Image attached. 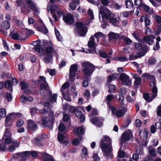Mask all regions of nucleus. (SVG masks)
Segmentation results:
<instances>
[{
  "mask_svg": "<svg viewBox=\"0 0 161 161\" xmlns=\"http://www.w3.org/2000/svg\"><path fill=\"white\" fill-rule=\"evenodd\" d=\"M112 141L108 136H104L101 140L100 147L103 153V155L107 159L111 158L113 156Z\"/></svg>",
  "mask_w": 161,
  "mask_h": 161,
  "instance_id": "f257e3e1",
  "label": "nucleus"
},
{
  "mask_svg": "<svg viewBox=\"0 0 161 161\" xmlns=\"http://www.w3.org/2000/svg\"><path fill=\"white\" fill-rule=\"evenodd\" d=\"M99 14H101L102 18L104 21L105 19L109 20L112 16H114V14L111 12L106 7L101 6L99 8ZM99 18L100 19V16L99 15Z\"/></svg>",
  "mask_w": 161,
  "mask_h": 161,
  "instance_id": "f03ea898",
  "label": "nucleus"
},
{
  "mask_svg": "<svg viewBox=\"0 0 161 161\" xmlns=\"http://www.w3.org/2000/svg\"><path fill=\"white\" fill-rule=\"evenodd\" d=\"M77 29H75L74 33L80 36L84 37L88 31V28L82 22H77L75 24Z\"/></svg>",
  "mask_w": 161,
  "mask_h": 161,
  "instance_id": "7ed1b4c3",
  "label": "nucleus"
},
{
  "mask_svg": "<svg viewBox=\"0 0 161 161\" xmlns=\"http://www.w3.org/2000/svg\"><path fill=\"white\" fill-rule=\"evenodd\" d=\"M82 66L84 74L88 76L91 75L95 69L94 66L88 62L82 63Z\"/></svg>",
  "mask_w": 161,
  "mask_h": 161,
  "instance_id": "20e7f679",
  "label": "nucleus"
},
{
  "mask_svg": "<svg viewBox=\"0 0 161 161\" xmlns=\"http://www.w3.org/2000/svg\"><path fill=\"white\" fill-rule=\"evenodd\" d=\"M142 77H145L148 80H151L150 86L153 88V94L156 95V92L157 91V88L156 86V80L154 75H150V74L145 73L142 74Z\"/></svg>",
  "mask_w": 161,
  "mask_h": 161,
  "instance_id": "39448f33",
  "label": "nucleus"
},
{
  "mask_svg": "<svg viewBox=\"0 0 161 161\" xmlns=\"http://www.w3.org/2000/svg\"><path fill=\"white\" fill-rule=\"evenodd\" d=\"M108 108L111 110L112 114L118 117H120L123 116L127 111V108L125 107L122 108V110L120 109H117L115 107L111 105H109Z\"/></svg>",
  "mask_w": 161,
  "mask_h": 161,
  "instance_id": "423d86ee",
  "label": "nucleus"
},
{
  "mask_svg": "<svg viewBox=\"0 0 161 161\" xmlns=\"http://www.w3.org/2000/svg\"><path fill=\"white\" fill-rule=\"evenodd\" d=\"M132 136V133L130 130H127L124 132L121 136V138L120 140V145H124L123 148H125V142L129 141L130 137Z\"/></svg>",
  "mask_w": 161,
  "mask_h": 161,
  "instance_id": "0eeeda50",
  "label": "nucleus"
},
{
  "mask_svg": "<svg viewBox=\"0 0 161 161\" xmlns=\"http://www.w3.org/2000/svg\"><path fill=\"white\" fill-rule=\"evenodd\" d=\"M119 79L122 80L121 83L123 85L127 86L131 85V80L130 79L129 76L125 73H123L120 74L119 76Z\"/></svg>",
  "mask_w": 161,
  "mask_h": 161,
  "instance_id": "6e6552de",
  "label": "nucleus"
},
{
  "mask_svg": "<svg viewBox=\"0 0 161 161\" xmlns=\"http://www.w3.org/2000/svg\"><path fill=\"white\" fill-rule=\"evenodd\" d=\"M43 46L45 49V53L47 55H52L53 53L56 52L53 44L51 42L45 43Z\"/></svg>",
  "mask_w": 161,
  "mask_h": 161,
  "instance_id": "1a4fd4ad",
  "label": "nucleus"
},
{
  "mask_svg": "<svg viewBox=\"0 0 161 161\" xmlns=\"http://www.w3.org/2000/svg\"><path fill=\"white\" fill-rule=\"evenodd\" d=\"M26 4L27 5V7L31 9L35 13H38V8L36 6V3L33 0H24Z\"/></svg>",
  "mask_w": 161,
  "mask_h": 161,
  "instance_id": "9d476101",
  "label": "nucleus"
},
{
  "mask_svg": "<svg viewBox=\"0 0 161 161\" xmlns=\"http://www.w3.org/2000/svg\"><path fill=\"white\" fill-rule=\"evenodd\" d=\"M50 104L49 103H45L44 104V108L40 111L41 114H48L51 116L53 115L54 113L52 111L50 107Z\"/></svg>",
  "mask_w": 161,
  "mask_h": 161,
  "instance_id": "9b49d317",
  "label": "nucleus"
},
{
  "mask_svg": "<svg viewBox=\"0 0 161 161\" xmlns=\"http://www.w3.org/2000/svg\"><path fill=\"white\" fill-rule=\"evenodd\" d=\"M77 70V66L76 64H74L71 66L69 69V79L71 81L74 80Z\"/></svg>",
  "mask_w": 161,
  "mask_h": 161,
  "instance_id": "f8f14e48",
  "label": "nucleus"
},
{
  "mask_svg": "<svg viewBox=\"0 0 161 161\" xmlns=\"http://www.w3.org/2000/svg\"><path fill=\"white\" fill-rule=\"evenodd\" d=\"M63 20L67 24L72 25L74 22V19L73 15L69 13L64 16Z\"/></svg>",
  "mask_w": 161,
  "mask_h": 161,
  "instance_id": "ddd939ff",
  "label": "nucleus"
},
{
  "mask_svg": "<svg viewBox=\"0 0 161 161\" xmlns=\"http://www.w3.org/2000/svg\"><path fill=\"white\" fill-rule=\"evenodd\" d=\"M27 128L28 130H35L38 128L37 125L31 119L27 121Z\"/></svg>",
  "mask_w": 161,
  "mask_h": 161,
  "instance_id": "4468645a",
  "label": "nucleus"
},
{
  "mask_svg": "<svg viewBox=\"0 0 161 161\" xmlns=\"http://www.w3.org/2000/svg\"><path fill=\"white\" fill-rule=\"evenodd\" d=\"M99 42V41L98 39L95 40L94 36H92L88 42L87 45L89 47H93L97 46Z\"/></svg>",
  "mask_w": 161,
  "mask_h": 161,
  "instance_id": "2eb2a0df",
  "label": "nucleus"
},
{
  "mask_svg": "<svg viewBox=\"0 0 161 161\" xmlns=\"http://www.w3.org/2000/svg\"><path fill=\"white\" fill-rule=\"evenodd\" d=\"M158 92V89H157V91L156 92V95H154L153 93V89L152 90V93H151V97H150L149 94L148 93H145L143 95V97L144 99L148 102H150L157 95Z\"/></svg>",
  "mask_w": 161,
  "mask_h": 161,
  "instance_id": "dca6fc26",
  "label": "nucleus"
},
{
  "mask_svg": "<svg viewBox=\"0 0 161 161\" xmlns=\"http://www.w3.org/2000/svg\"><path fill=\"white\" fill-rule=\"evenodd\" d=\"M90 121L93 124L96 125L98 127H101L103 125V122L100 120L98 117L91 118Z\"/></svg>",
  "mask_w": 161,
  "mask_h": 161,
  "instance_id": "f3484780",
  "label": "nucleus"
},
{
  "mask_svg": "<svg viewBox=\"0 0 161 161\" xmlns=\"http://www.w3.org/2000/svg\"><path fill=\"white\" fill-rule=\"evenodd\" d=\"M58 141L61 143L67 144L68 142V138L64 135L60 133L58 134Z\"/></svg>",
  "mask_w": 161,
  "mask_h": 161,
  "instance_id": "a211bd4d",
  "label": "nucleus"
},
{
  "mask_svg": "<svg viewBox=\"0 0 161 161\" xmlns=\"http://www.w3.org/2000/svg\"><path fill=\"white\" fill-rule=\"evenodd\" d=\"M140 21L141 22L144 21L146 26H147L151 24L150 20L148 16H142L140 19Z\"/></svg>",
  "mask_w": 161,
  "mask_h": 161,
  "instance_id": "6ab92c4d",
  "label": "nucleus"
},
{
  "mask_svg": "<svg viewBox=\"0 0 161 161\" xmlns=\"http://www.w3.org/2000/svg\"><path fill=\"white\" fill-rule=\"evenodd\" d=\"M24 153L25 154H24V153H20V154H21V155H23L24 156H26L27 158L31 155L32 156V157H35L38 155L37 152L34 151H25Z\"/></svg>",
  "mask_w": 161,
  "mask_h": 161,
  "instance_id": "aec40b11",
  "label": "nucleus"
},
{
  "mask_svg": "<svg viewBox=\"0 0 161 161\" xmlns=\"http://www.w3.org/2000/svg\"><path fill=\"white\" fill-rule=\"evenodd\" d=\"M43 161H54L53 157L45 152L43 153Z\"/></svg>",
  "mask_w": 161,
  "mask_h": 161,
  "instance_id": "412c9836",
  "label": "nucleus"
},
{
  "mask_svg": "<svg viewBox=\"0 0 161 161\" xmlns=\"http://www.w3.org/2000/svg\"><path fill=\"white\" fill-rule=\"evenodd\" d=\"M13 144L10 145L8 148V150L10 152H13L14 151L16 147H18L19 145V143L18 142L16 141H14V142H12Z\"/></svg>",
  "mask_w": 161,
  "mask_h": 161,
  "instance_id": "4be33fe9",
  "label": "nucleus"
},
{
  "mask_svg": "<svg viewBox=\"0 0 161 161\" xmlns=\"http://www.w3.org/2000/svg\"><path fill=\"white\" fill-rule=\"evenodd\" d=\"M11 116H12V115H11L10 114L8 115L6 117L5 126L7 127H9L12 125V122L11 120L12 119Z\"/></svg>",
  "mask_w": 161,
  "mask_h": 161,
  "instance_id": "5701e85b",
  "label": "nucleus"
},
{
  "mask_svg": "<svg viewBox=\"0 0 161 161\" xmlns=\"http://www.w3.org/2000/svg\"><path fill=\"white\" fill-rule=\"evenodd\" d=\"M36 29L38 31H41L44 33L47 32V30L43 24L37 26Z\"/></svg>",
  "mask_w": 161,
  "mask_h": 161,
  "instance_id": "b1692460",
  "label": "nucleus"
},
{
  "mask_svg": "<svg viewBox=\"0 0 161 161\" xmlns=\"http://www.w3.org/2000/svg\"><path fill=\"white\" fill-rule=\"evenodd\" d=\"M139 135L141 138L143 139H147L148 136V133L146 129H144L140 131Z\"/></svg>",
  "mask_w": 161,
  "mask_h": 161,
  "instance_id": "393cba45",
  "label": "nucleus"
},
{
  "mask_svg": "<svg viewBox=\"0 0 161 161\" xmlns=\"http://www.w3.org/2000/svg\"><path fill=\"white\" fill-rule=\"evenodd\" d=\"M142 40L149 45H151L153 43L154 41L151 39L149 36H147L143 37Z\"/></svg>",
  "mask_w": 161,
  "mask_h": 161,
  "instance_id": "a878e982",
  "label": "nucleus"
},
{
  "mask_svg": "<svg viewBox=\"0 0 161 161\" xmlns=\"http://www.w3.org/2000/svg\"><path fill=\"white\" fill-rule=\"evenodd\" d=\"M119 34L110 32L108 34V36L109 39H116L119 37Z\"/></svg>",
  "mask_w": 161,
  "mask_h": 161,
  "instance_id": "bb28decb",
  "label": "nucleus"
},
{
  "mask_svg": "<svg viewBox=\"0 0 161 161\" xmlns=\"http://www.w3.org/2000/svg\"><path fill=\"white\" fill-rule=\"evenodd\" d=\"M50 119L49 117H45L42 118L41 124L43 127L47 125V123L50 121Z\"/></svg>",
  "mask_w": 161,
  "mask_h": 161,
  "instance_id": "cd10ccee",
  "label": "nucleus"
},
{
  "mask_svg": "<svg viewBox=\"0 0 161 161\" xmlns=\"http://www.w3.org/2000/svg\"><path fill=\"white\" fill-rule=\"evenodd\" d=\"M142 7L143 8L146 12L148 13L149 14H152L153 12V10L152 8H151L149 6L145 4L144 3H143V6H142Z\"/></svg>",
  "mask_w": 161,
  "mask_h": 161,
  "instance_id": "c85d7f7f",
  "label": "nucleus"
},
{
  "mask_svg": "<svg viewBox=\"0 0 161 161\" xmlns=\"http://www.w3.org/2000/svg\"><path fill=\"white\" fill-rule=\"evenodd\" d=\"M124 145H121L120 147L118 152V156L117 158H122L125 156V153L122 150V148H123ZM123 149H124L123 148Z\"/></svg>",
  "mask_w": 161,
  "mask_h": 161,
  "instance_id": "c756f323",
  "label": "nucleus"
},
{
  "mask_svg": "<svg viewBox=\"0 0 161 161\" xmlns=\"http://www.w3.org/2000/svg\"><path fill=\"white\" fill-rule=\"evenodd\" d=\"M52 55H47L45 56L44 58V60L46 63H51L52 61Z\"/></svg>",
  "mask_w": 161,
  "mask_h": 161,
  "instance_id": "7c9ffc66",
  "label": "nucleus"
},
{
  "mask_svg": "<svg viewBox=\"0 0 161 161\" xmlns=\"http://www.w3.org/2000/svg\"><path fill=\"white\" fill-rule=\"evenodd\" d=\"M20 153H24V154H25L23 152L22 153H16V155L18 156V158H20L18 161H25L26 160V158H27L26 156H24L23 155H21V154H20Z\"/></svg>",
  "mask_w": 161,
  "mask_h": 161,
  "instance_id": "2f4dec72",
  "label": "nucleus"
},
{
  "mask_svg": "<svg viewBox=\"0 0 161 161\" xmlns=\"http://www.w3.org/2000/svg\"><path fill=\"white\" fill-rule=\"evenodd\" d=\"M84 132V129L82 126L75 128L74 130V132L78 134H82Z\"/></svg>",
  "mask_w": 161,
  "mask_h": 161,
  "instance_id": "473e14b6",
  "label": "nucleus"
},
{
  "mask_svg": "<svg viewBox=\"0 0 161 161\" xmlns=\"http://www.w3.org/2000/svg\"><path fill=\"white\" fill-rule=\"evenodd\" d=\"M2 26L3 28L6 29H8L10 27V24L8 21H3L2 23Z\"/></svg>",
  "mask_w": 161,
  "mask_h": 161,
  "instance_id": "72a5a7b5",
  "label": "nucleus"
},
{
  "mask_svg": "<svg viewBox=\"0 0 161 161\" xmlns=\"http://www.w3.org/2000/svg\"><path fill=\"white\" fill-rule=\"evenodd\" d=\"M125 3L127 8L132 9L133 8V4L131 1L126 0L125 1Z\"/></svg>",
  "mask_w": 161,
  "mask_h": 161,
  "instance_id": "f704fd0d",
  "label": "nucleus"
},
{
  "mask_svg": "<svg viewBox=\"0 0 161 161\" xmlns=\"http://www.w3.org/2000/svg\"><path fill=\"white\" fill-rule=\"evenodd\" d=\"M88 151L85 147H84L82 149V157L86 158L88 156Z\"/></svg>",
  "mask_w": 161,
  "mask_h": 161,
  "instance_id": "c9c22d12",
  "label": "nucleus"
},
{
  "mask_svg": "<svg viewBox=\"0 0 161 161\" xmlns=\"http://www.w3.org/2000/svg\"><path fill=\"white\" fill-rule=\"evenodd\" d=\"M5 86L6 88L8 90L12 91V87L11 85V82L10 80H7L6 81Z\"/></svg>",
  "mask_w": 161,
  "mask_h": 161,
  "instance_id": "e433bc0d",
  "label": "nucleus"
},
{
  "mask_svg": "<svg viewBox=\"0 0 161 161\" xmlns=\"http://www.w3.org/2000/svg\"><path fill=\"white\" fill-rule=\"evenodd\" d=\"M109 22L112 23L113 25L115 26H117L118 25V22L117 19L114 17V15L112 16V18L109 20Z\"/></svg>",
  "mask_w": 161,
  "mask_h": 161,
  "instance_id": "4c0bfd02",
  "label": "nucleus"
},
{
  "mask_svg": "<svg viewBox=\"0 0 161 161\" xmlns=\"http://www.w3.org/2000/svg\"><path fill=\"white\" fill-rule=\"evenodd\" d=\"M3 141L5 142V143L7 144L8 145L10 144L12 142L11 139L10 137L3 136L2 139Z\"/></svg>",
  "mask_w": 161,
  "mask_h": 161,
  "instance_id": "58836bf2",
  "label": "nucleus"
},
{
  "mask_svg": "<svg viewBox=\"0 0 161 161\" xmlns=\"http://www.w3.org/2000/svg\"><path fill=\"white\" fill-rule=\"evenodd\" d=\"M134 3L135 5L137 6L138 8H141L143 5L142 0H135Z\"/></svg>",
  "mask_w": 161,
  "mask_h": 161,
  "instance_id": "ea45409f",
  "label": "nucleus"
},
{
  "mask_svg": "<svg viewBox=\"0 0 161 161\" xmlns=\"http://www.w3.org/2000/svg\"><path fill=\"white\" fill-rule=\"evenodd\" d=\"M94 36L96 38V40L98 39L99 40V39L101 37H104L105 36L104 34L100 32H98L96 33L94 35Z\"/></svg>",
  "mask_w": 161,
  "mask_h": 161,
  "instance_id": "a19ab883",
  "label": "nucleus"
},
{
  "mask_svg": "<svg viewBox=\"0 0 161 161\" xmlns=\"http://www.w3.org/2000/svg\"><path fill=\"white\" fill-rule=\"evenodd\" d=\"M156 61V59L155 58L151 57L148 59L147 63L149 65H153L155 64Z\"/></svg>",
  "mask_w": 161,
  "mask_h": 161,
  "instance_id": "79ce46f5",
  "label": "nucleus"
},
{
  "mask_svg": "<svg viewBox=\"0 0 161 161\" xmlns=\"http://www.w3.org/2000/svg\"><path fill=\"white\" fill-rule=\"evenodd\" d=\"M69 85V83L66 82L62 86L61 88V91L62 92V93H63V92H64V90L65 89H67Z\"/></svg>",
  "mask_w": 161,
  "mask_h": 161,
  "instance_id": "37998d69",
  "label": "nucleus"
},
{
  "mask_svg": "<svg viewBox=\"0 0 161 161\" xmlns=\"http://www.w3.org/2000/svg\"><path fill=\"white\" fill-rule=\"evenodd\" d=\"M121 38L123 39L125 43L127 44H130L132 42V41L129 38L124 36H121Z\"/></svg>",
  "mask_w": 161,
  "mask_h": 161,
  "instance_id": "c03bdc74",
  "label": "nucleus"
},
{
  "mask_svg": "<svg viewBox=\"0 0 161 161\" xmlns=\"http://www.w3.org/2000/svg\"><path fill=\"white\" fill-rule=\"evenodd\" d=\"M117 77V75L116 74H113L109 75L108 77V81L110 83L113 80L115 79Z\"/></svg>",
  "mask_w": 161,
  "mask_h": 161,
  "instance_id": "a18cd8bd",
  "label": "nucleus"
},
{
  "mask_svg": "<svg viewBox=\"0 0 161 161\" xmlns=\"http://www.w3.org/2000/svg\"><path fill=\"white\" fill-rule=\"evenodd\" d=\"M33 48L38 53H40L43 50V47L40 44H39L38 46L34 47Z\"/></svg>",
  "mask_w": 161,
  "mask_h": 161,
  "instance_id": "49530a36",
  "label": "nucleus"
},
{
  "mask_svg": "<svg viewBox=\"0 0 161 161\" xmlns=\"http://www.w3.org/2000/svg\"><path fill=\"white\" fill-rule=\"evenodd\" d=\"M153 17L154 18L155 20L158 24L161 25V17L158 15H153Z\"/></svg>",
  "mask_w": 161,
  "mask_h": 161,
  "instance_id": "de8ad7c7",
  "label": "nucleus"
},
{
  "mask_svg": "<svg viewBox=\"0 0 161 161\" xmlns=\"http://www.w3.org/2000/svg\"><path fill=\"white\" fill-rule=\"evenodd\" d=\"M143 148L140 147H138L136 149V153L135 154H137L138 156V155L142 154L143 153Z\"/></svg>",
  "mask_w": 161,
  "mask_h": 161,
  "instance_id": "09e8293b",
  "label": "nucleus"
},
{
  "mask_svg": "<svg viewBox=\"0 0 161 161\" xmlns=\"http://www.w3.org/2000/svg\"><path fill=\"white\" fill-rule=\"evenodd\" d=\"M116 86L113 85H110L109 86V92L110 93H112L115 91Z\"/></svg>",
  "mask_w": 161,
  "mask_h": 161,
  "instance_id": "8fccbe9b",
  "label": "nucleus"
},
{
  "mask_svg": "<svg viewBox=\"0 0 161 161\" xmlns=\"http://www.w3.org/2000/svg\"><path fill=\"white\" fill-rule=\"evenodd\" d=\"M118 95L119 97L118 100L119 101L120 104L122 105H124V103L123 100H124V96L123 95L118 94L116 95V96L117 97Z\"/></svg>",
  "mask_w": 161,
  "mask_h": 161,
  "instance_id": "3c124183",
  "label": "nucleus"
},
{
  "mask_svg": "<svg viewBox=\"0 0 161 161\" xmlns=\"http://www.w3.org/2000/svg\"><path fill=\"white\" fill-rule=\"evenodd\" d=\"M139 156L137 154H133L132 158H130L129 159V161H138Z\"/></svg>",
  "mask_w": 161,
  "mask_h": 161,
  "instance_id": "603ef678",
  "label": "nucleus"
},
{
  "mask_svg": "<svg viewBox=\"0 0 161 161\" xmlns=\"http://www.w3.org/2000/svg\"><path fill=\"white\" fill-rule=\"evenodd\" d=\"M6 112L5 109L2 108L0 109V117L4 118L6 115Z\"/></svg>",
  "mask_w": 161,
  "mask_h": 161,
  "instance_id": "864d4df0",
  "label": "nucleus"
},
{
  "mask_svg": "<svg viewBox=\"0 0 161 161\" xmlns=\"http://www.w3.org/2000/svg\"><path fill=\"white\" fill-rule=\"evenodd\" d=\"M57 96V94H53L50 97V100L51 103H53V101L55 103L56 102Z\"/></svg>",
  "mask_w": 161,
  "mask_h": 161,
  "instance_id": "5fc2aeb1",
  "label": "nucleus"
},
{
  "mask_svg": "<svg viewBox=\"0 0 161 161\" xmlns=\"http://www.w3.org/2000/svg\"><path fill=\"white\" fill-rule=\"evenodd\" d=\"M7 149V147L4 143L0 142V150L2 151H5Z\"/></svg>",
  "mask_w": 161,
  "mask_h": 161,
  "instance_id": "6e6d98bb",
  "label": "nucleus"
},
{
  "mask_svg": "<svg viewBox=\"0 0 161 161\" xmlns=\"http://www.w3.org/2000/svg\"><path fill=\"white\" fill-rule=\"evenodd\" d=\"M55 34L57 39L59 41H61L62 39V37L60 35L59 31L56 29L55 30Z\"/></svg>",
  "mask_w": 161,
  "mask_h": 161,
  "instance_id": "4d7b16f0",
  "label": "nucleus"
},
{
  "mask_svg": "<svg viewBox=\"0 0 161 161\" xmlns=\"http://www.w3.org/2000/svg\"><path fill=\"white\" fill-rule=\"evenodd\" d=\"M87 13L89 15L90 19L91 20L93 19L94 18V16L92 10L89 9L88 10Z\"/></svg>",
  "mask_w": 161,
  "mask_h": 161,
  "instance_id": "13d9d810",
  "label": "nucleus"
},
{
  "mask_svg": "<svg viewBox=\"0 0 161 161\" xmlns=\"http://www.w3.org/2000/svg\"><path fill=\"white\" fill-rule=\"evenodd\" d=\"M21 11L24 14H28L31 12V11L29 8L24 7L22 9Z\"/></svg>",
  "mask_w": 161,
  "mask_h": 161,
  "instance_id": "bf43d9fd",
  "label": "nucleus"
},
{
  "mask_svg": "<svg viewBox=\"0 0 161 161\" xmlns=\"http://www.w3.org/2000/svg\"><path fill=\"white\" fill-rule=\"evenodd\" d=\"M66 128L64 125L61 123H60L58 127V130L59 131H64Z\"/></svg>",
  "mask_w": 161,
  "mask_h": 161,
  "instance_id": "052dcab7",
  "label": "nucleus"
},
{
  "mask_svg": "<svg viewBox=\"0 0 161 161\" xmlns=\"http://www.w3.org/2000/svg\"><path fill=\"white\" fill-rule=\"evenodd\" d=\"M84 96L85 98H86V99H88L90 97L89 91L87 90H86L84 93Z\"/></svg>",
  "mask_w": 161,
  "mask_h": 161,
  "instance_id": "680f3d73",
  "label": "nucleus"
},
{
  "mask_svg": "<svg viewBox=\"0 0 161 161\" xmlns=\"http://www.w3.org/2000/svg\"><path fill=\"white\" fill-rule=\"evenodd\" d=\"M142 46L139 43H136L135 44V48L137 50H140L142 49Z\"/></svg>",
  "mask_w": 161,
  "mask_h": 161,
  "instance_id": "e2e57ef3",
  "label": "nucleus"
},
{
  "mask_svg": "<svg viewBox=\"0 0 161 161\" xmlns=\"http://www.w3.org/2000/svg\"><path fill=\"white\" fill-rule=\"evenodd\" d=\"M24 124V121L23 120L19 119L18 120L16 123V125L17 127L21 126Z\"/></svg>",
  "mask_w": 161,
  "mask_h": 161,
  "instance_id": "0e129e2a",
  "label": "nucleus"
},
{
  "mask_svg": "<svg viewBox=\"0 0 161 161\" xmlns=\"http://www.w3.org/2000/svg\"><path fill=\"white\" fill-rule=\"evenodd\" d=\"M64 98L68 101H70L71 99L70 97L68 94H65L64 92L62 93Z\"/></svg>",
  "mask_w": 161,
  "mask_h": 161,
  "instance_id": "69168bd1",
  "label": "nucleus"
},
{
  "mask_svg": "<svg viewBox=\"0 0 161 161\" xmlns=\"http://www.w3.org/2000/svg\"><path fill=\"white\" fill-rule=\"evenodd\" d=\"M11 136V134L9 132V130L8 128H6L5 131L4 135V136H7L10 137Z\"/></svg>",
  "mask_w": 161,
  "mask_h": 161,
  "instance_id": "338daca9",
  "label": "nucleus"
},
{
  "mask_svg": "<svg viewBox=\"0 0 161 161\" xmlns=\"http://www.w3.org/2000/svg\"><path fill=\"white\" fill-rule=\"evenodd\" d=\"M21 88L22 89H24L27 88L28 85L26 82H23L21 83Z\"/></svg>",
  "mask_w": 161,
  "mask_h": 161,
  "instance_id": "774afa93",
  "label": "nucleus"
}]
</instances>
